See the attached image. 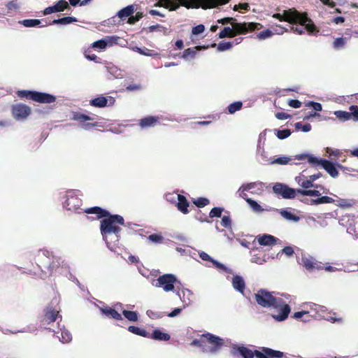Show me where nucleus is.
Listing matches in <instances>:
<instances>
[{"label": "nucleus", "mask_w": 358, "mask_h": 358, "mask_svg": "<svg viewBox=\"0 0 358 358\" xmlns=\"http://www.w3.org/2000/svg\"><path fill=\"white\" fill-rule=\"evenodd\" d=\"M257 303L261 307L274 309L278 311V314H271V317L277 322L285 320L290 313L291 308L286 304L283 299L273 295V292L264 289H261L255 294Z\"/></svg>", "instance_id": "f257e3e1"}, {"label": "nucleus", "mask_w": 358, "mask_h": 358, "mask_svg": "<svg viewBox=\"0 0 358 358\" xmlns=\"http://www.w3.org/2000/svg\"><path fill=\"white\" fill-rule=\"evenodd\" d=\"M87 214H96V218L104 217L101 221L100 230L102 236H108L112 232L120 233L121 229L115 225V223L124 225V220L123 217L119 215H109V213L100 207H92L85 208L83 210Z\"/></svg>", "instance_id": "f03ea898"}, {"label": "nucleus", "mask_w": 358, "mask_h": 358, "mask_svg": "<svg viewBox=\"0 0 358 358\" xmlns=\"http://www.w3.org/2000/svg\"><path fill=\"white\" fill-rule=\"evenodd\" d=\"M259 24L250 23H232V28L225 27L219 34V38L234 37L236 34H246L249 30H254L257 28Z\"/></svg>", "instance_id": "7ed1b4c3"}, {"label": "nucleus", "mask_w": 358, "mask_h": 358, "mask_svg": "<svg viewBox=\"0 0 358 358\" xmlns=\"http://www.w3.org/2000/svg\"><path fill=\"white\" fill-rule=\"evenodd\" d=\"M181 4L187 8L203 9L213 8L224 5L230 0H179Z\"/></svg>", "instance_id": "20e7f679"}, {"label": "nucleus", "mask_w": 358, "mask_h": 358, "mask_svg": "<svg viewBox=\"0 0 358 358\" xmlns=\"http://www.w3.org/2000/svg\"><path fill=\"white\" fill-rule=\"evenodd\" d=\"M17 94L21 98L25 97L42 103H50L56 100V97L52 94L36 91L21 90L17 92Z\"/></svg>", "instance_id": "39448f33"}, {"label": "nucleus", "mask_w": 358, "mask_h": 358, "mask_svg": "<svg viewBox=\"0 0 358 358\" xmlns=\"http://www.w3.org/2000/svg\"><path fill=\"white\" fill-rule=\"evenodd\" d=\"M273 17L279 20L280 21H286L289 23H300L305 24L308 21V17L305 14H301L296 10H284L282 13H275Z\"/></svg>", "instance_id": "423d86ee"}, {"label": "nucleus", "mask_w": 358, "mask_h": 358, "mask_svg": "<svg viewBox=\"0 0 358 358\" xmlns=\"http://www.w3.org/2000/svg\"><path fill=\"white\" fill-rule=\"evenodd\" d=\"M205 343V353L214 355L220 350L224 345L222 338L210 333L203 334Z\"/></svg>", "instance_id": "0eeeda50"}, {"label": "nucleus", "mask_w": 358, "mask_h": 358, "mask_svg": "<svg viewBox=\"0 0 358 358\" xmlns=\"http://www.w3.org/2000/svg\"><path fill=\"white\" fill-rule=\"evenodd\" d=\"M156 287H162L166 292H174L175 284L178 282L176 276L172 273H166L158 277L156 280Z\"/></svg>", "instance_id": "6e6552de"}, {"label": "nucleus", "mask_w": 358, "mask_h": 358, "mask_svg": "<svg viewBox=\"0 0 358 358\" xmlns=\"http://www.w3.org/2000/svg\"><path fill=\"white\" fill-rule=\"evenodd\" d=\"M273 192L283 199H292L296 197L297 189L289 187L285 184L277 182L273 187Z\"/></svg>", "instance_id": "1a4fd4ad"}, {"label": "nucleus", "mask_w": 358, "mask_h": 358, "mask_svg": "<svg viewBox=\"0 0 358 358\" xmlns=\"http://www.w3.org/2000/svg\"><path fill=\"white\" fill-rule=\"evenodd\" d=\"M257 358H289L283 352L263 347L262 350H256Z\"/></svg>", "instance_id": "9d476101"}, {"label": "nucleus", "mask_w": 358, "mask_h": 358, "mask_svg": "<svg viewBox=\"0 0 358 358\" xmlns=\"http://www.w3.org/2000/svg\"><path fill=\"white\" fill-rule=\"evenodd\" d=\"M82 204V200L78 197L73 191L67 192L66 199L64 206L69 210H77Z\"/></svg>", "instance_id": "9b49d317"}, {"label": "nucleus", "mask_w": 358, "mask_h": 358, "mask_svg": "<svg viewBox=\"0 0 358 358\" xmlns=\"http://www.w3.org/2000/svg\"><path fill=\"white\" fill-rule=\"evenodd\" d=\"M12 113L16 120H24L30 114L31 108L24 104H16L13 106Z\"/></svg>", "instance_id": "f8f14e48"}, {"label": "nucleus", "mask_w": 358, "mask_h": 358, "mask_svg": "<svg viewBox=\"0 0 358 358\" xmlns=\"http://www.w3.org/2000/svg\"><path fill=\"white\" fill-rule=\"evenodd\" d=\"M257 240L260 245L264 246H273L280 241L279 238L266 234L257 236Z\"/></svg>", "instance_id": "ddd939ff"}, {"label": "nucleus", "mask_w": 358, "mask_h": 358, "mask_svg": "<svg viewBox=\"0 0 358 358\" xmlns=\"http://www.w3.org/2000/svg\"><path fill=\"white\" fill-rule=\"evenodd\" d=\"M67 8H69V3L65 0H59L55 5L45 8L43 15H48L53 13L62 12Z\"/></svg>", "instance_id": "4468645a"}, {"label": "nucleus", "mask_w": 358, "mask_h": 358, "mask_svg": "<svg viewBox=\"0 0 358 358\" xmlns=\"http://www.w3.org/2000/svg\"><path fill=\"white\" fill-rule=\"evenodd\" d=\"M311 20L308 17V21L305 24L300 23L297 22L296 23H292L293 24H299L296 27H292L291 29L298 34H302L304 33L305 30H307L310 33H313L315 30V26L313 24H310Z\"/></svg>", "instance_id": "2eb2a0df"}, {"label": "nucleus", "mask_w": 358, "mask_h": 358, "mask_svg": "<svg viewBox=\"0 0 358 358\" xmlns=\"http://www.w3.org/2000/svg\"><path fill=\"white\" fill-rule=\"evenodd\" d=\"M238 352L243 358H254L256 357V350L252 351L245 346L233 345L231 353L236 355Z\"/></svg>", "instance_id": "dca6fc26"}, {"label": "nucleus", "mask_w": 358, "mask_h": 358, "mask_svg": "<svg viewBox=\"0 0 358 358\" xmlns=\"http://www.w3.org/2000/svg\"><path fill=\"white\" fill-rule=\"evenodd\" d=\"M301 264L309 271H312L315 268L317 270L322 268L321 266L317 264L315 259L310 256L302 255Z\"/></svg>", "instance_id": "f3484780"}, {"label": "nucleus", "mask_w": 358, "mask_h": 358, "mask_svg": "<svg viewBox=\"0 0 358 358\" xmlns=\"http://www.w3.org/2000/svg\"><path fill=\"white\" fill-rule=\"evenodd\" d=\"M322 168L334 178L338 176V171L337 170L336 164H334L327 159L322 160Z\"/></svg>", "instance_id": "a211bd4d"}, {"label": "nucleus", "mask_w": 358, "mask_h": 358, "mask_svg": "<svg viewBox=\"0 0 358 358\" xmlns=\"http://www.w3.org/2000/svg\"><path fill=\"white\" fill-rule=\"evenodd\" d=\"M59 311L55 310L52 306H48L45 310V315L43 321L50 324L56 321Z\"/></svg>", "instance_id": "6ab92c4d"}, {"label": "nucleus", "mask_w": 358, "mask_h": 358, "mask_svg": "<svg viewBox=\"0 0 358 358\" xmlns=\"http://www.w3.org/2000/svg\"><path fill=\"white\" fill-rule=\"evenodd\" d=\"M59 327H60L59 324ZM55 335L63 343H69L72 339L71 333L64 326L62 328H59V331L55 332Z\"/></svg>", "instance_id": "aec40b11"}, {"label": "nucleus", "mask_w": 358, "mask_h": 358, "mask_svg": "<svg viewBox=\"0 0 358 358\" xmlns=\"http://www.w3.org/2000/svg\"><path fill=\"white\" fill-rule=\"evenodd\" d=\"M173 199H177V208L178 210H180L181 213L184 214H187L189 207V202L186 199V198L182 195H178V196H172Z\"/></svg>", "instance_id": "412c9836"}, {"label": "nucleus", "mask_w": 358, "mask_h": 358, "mask_svg": "<svg viewBox=\"0 0 358 358\" xmlns=\"http://www.w3.org/2000/svg\"><path fill=\"white\" fill-rule=\"evenodd\" d=\"M232 286L234 289L239 292L242 294H244L245 283L243 277L238 275H234L232 278Z\"/></svg>", "instance_id": "4be33fe9"}, {"label": "nucleus", "mask_w": 358, "mask_h": 358, "mask_svg": "<svg viewBox=\"0 0 358 358\" xmlns=\"http://www.w3.org/2000/svg\"><path fill=\"white\" fill-rule=\"evenodd\" d=\"M103 238L106 241L108 248L110 250H113L114 249V247L119 242L120 233L112 232L110 235H108V237H106V236H103Z\"/></svg>", "instance_id": "5701e85b"}, {"label": "nucleus", "mask_w": 358, "mask_h": 358, "mask_svg": "<svg viewBox=\"0 0 358 358\" xmlns=\"http://www.w3.org/2000/svg\"><path fill=\"white\" fill-rule=\"evenodd\" d=\"M280 215L287 221L292 222H298L300 220V217L287 210V209H275Z\"/></svg>", "instance_id": "b1692460"}, {"label": "nucleus", "mask_w": 358, "mask_h": 358, "mask_svg": "<svg viewBox=\"0 0 358 358\" xmlns=\"http://www.w3.org/2000/svg\"><path fill=\"white\" fill-rule=\"evenodd\" d=\"M207 47L206 46H195L192 48H187L183 51L182 58L185 60H190L194 59L196 57L197 53V50H200L202 49H206Z\"/></svg>", "instance_id": "393cba45"}, {"label": "nucleus", "mask_w": 358, "mask_h": 358, "mask_svg": "<svg viewBox=\"0 0 358 358\" xmlns=\"http://www.w3.org/2000/svg\"><path fill=\"white\" fill-rule=\"evenodd\" d=\"M101 313L109 317L113 318L116 320H122V317L117 311L112 308L101 307L100 308Z\"/></svg>", "instance_id": "a878e982"}, {"label": "nucleus", "mask_w": 358, "mask_h": 358, "mask_svg": "<svg viewBox=\"0 0 358 358\" xmlns=\"http://www.w3.org/2000/svg\"><path fill=\"white\" fill-rule=\"evenodd\" d=\"M303 178H304L303 176L296 178V180L301 187H303L305 189H307L310 187H317V186L314 185L313 182L311 180L310 178L307 180H304Z\"/></svg>", "instance_id": "bb28decb"}, {"label": "nucleus", "mask_w": 358, "mask_h": 358, "mask_svg": "<svg viewBox=\"0 0 358 358\" xmlns=\"http://www.w3.org/2000/svg\"><path fill=\"white\" fill-rule=\"evenodd\" d=\"M170 338L171 336L169 334L162 332L159 329L154 330L151 336V338L157 341H167L170 339Z\"/></svg>", "instance_id": "cd10ccee"}, {"label": "nucleus", "mask_w": 358, "mask_h": 358, "mask_svg": "<svg viewBox=\"0 0 358 358\" xmlns=\"http://www.w3.org/2000/svg\"><path fill=\"white\" fill-rule=\"evenodd\" d=\"M134 6L132 5H129L119 10L117 13V16L121 19H124L127 17H130L134 13Z\"/></svg>", "instance_id": "c85d7f7f"}, {"label": "nucleus", "mask_w": 358, "mask_h": 358, "mask_svg": "<svg viewBox=\"0 0 358 358\" xmlns=\"http://www.w3.org/2000/svg\"><path fill=\"white\" fill-rule=\"evenodd\" d=\"M108 99L103 96H99L96 98H94L90 101V104L92 106L98 107V108H103L107 105Z\"/></svg>", "instance_id": "c756f323"}, {"label": "nucleus", "mask_w": 358, "mask_h": 358, "mask_svg": "<svg viewBox=\"0 0 358 358\" xmlns=\"http://www.w3.org/2000/svg\"><path fill=\"white\" fill-rule=\"evenodd\" d=\"M157 122L155 117L150 116L141 120L140 126L142 128L150 127L154 126Z\"/></svg>", "instance_id": "7c9ffc66"}, {"label": "nucleus", "mask_w": 358, "mask_h": 358, "mask_svg": "<svg viewBox=\"0 0 358 358\" xmlns=\"http://www.w3.org/2000/svg\"><path fill=\"white\" fill-rule=\"evenodd\" d=\"M78 22V20L75 17H64L54 20L51 24H69L73 22Z\"/></svg>", "instance_id": "2f4dec72"}, {"label": "nucleus", "mask_w": 358, "mask_h": 358, "mask_svg": "<svg viewBox=\"0 0 358 358\" xmlns=\"http://www.w3.org/2000/svg\"><path fill=\"white\" fill-rule=\"evenodd\" d=\"M334 114L341 122H346L351 120L350 111L347 112L344 110H336Z\"/></svg>", "instance_id": "473e14b6"}, {"label": "nucleus", "mask_w": 358, "mask_h": 358, "mask_svg": "<svg viewBox=\"0 0 358 358\" xmlns=\"http://www.w3.org/2000/svg\"><path fill=\"white\" fill-rule=\"evenodd\" d=\"M297 193L303 196H320L321 193L317 189H297Z\"/></svg>", "instance_id": "72a5a7b5"}, {"label": "nucleus", "mask_w": 358, "mask_h": 358, "mask_svg": "<svg viewBox=\"0 0 358 358\" xmlns=\"http://www.w3.org/2000/svg\"><path fill=\"white\" fill-rule=\"evenodd\" d=\"M336 205L341 208H348L352 206L353 202L352 200L345 199H338L335 200Z\"/></svg>", "instance_id": "f704fd0d"}, {"label": "nucleus", "mask_w": 358, "mask_h": 358, "mask_svg": "<svg viewBox=\"0 0 358 358\" xmlns=\"http://www.w3.org/2000/svg\"><path fill=\"white\" fill-rule=\"evenodd\" d=\"M128 330L134 334L143 337H149V334L145 330L140 329L138 327L129 326Z\"/></svg>", "instance_id": "c9c22d12"}, {"label": "nucleus", "mask_w": 358, "mask_h": 358, "mask_svg": "<svg viewBox=\"0 0 358 358\" xmlns=\"http://www.w3.org/2000/svg\"><path fill=\"white\" fill-rule=\"evenodd\" d=\"M245 201L254 212L261 213L264 211L262 207L256 201L252 199H245Z\"/></svg>", "instance_id": "e433bc0d"}, {"label": "nucleus", "mask_w": 358, "mask_h": 358, "mask_svg": "<svg viewBox=\"0 0 358 358\" xmlns=\"http://www.w3.org/2000/svg\"><path fill=\"white\" fill-rule=\"evenodd\" d=\"M290 160H291L290 157L283 156V157H278L273 160H271V161L267 160V161L268 162V163L270 164H280V165H286L290 162Z\"/></svg>", "instance_id": "4c0bfd02"}, {"label": "nucleus", "mask_w": 358, "mask_h": 358, "mask_svg": "<svg viewBox=\"0 0 358 358\" xmlns=\"http://www.w3.org/2000/svg\"><path fill=\"white\" fill-rule=\"evenodd\" d=\"M122 314L130 322H136L138 320V313L135 311L124 310Z\"/></svg>", "instance_id": "58836bf2"}, {"label": "nucleus", "mask_w": 358, "mask_h": 358, "mask_svg": "<svg viewBox=\"0 0 358 358\" xmlns=\"http://www.w3.org/2000/svg\"><path fill=\"white\" fill-rule=\"evenodd\" d=\"M243 186L245 187L247 191H251V192H253L252 190L256 188H257L258 189H262L263 188V183L260 182H254L243 184Z\"/></svg>", "instance_id": "ea45409f"}, {"label": "nucleus", "mask_w": 358, "mask_h": 358, "mask_svg": "<svg viewBox=\"0 0 358 358\" xmlns=\"http://www.w3.org/2000/svg\"><path fill=\"white\" fill-rule=\"evenodd\" d=\"M21 23L26 27H34L41 24V20L37 19H26L21 22Z\"/></svg>", "instance_id": "a19ab883"}, {"label": "nucleus", "mask_w": 358, "mask_h": 358, "mask_svg": "<svg viewBox=\"0 0 358 358\" xmlns=\"http://www.w3.org/2000/svg\"><path fill=\"white\" fill-rule=\"evenodd\" d=\"M243 103L241 101H236L229 105L228 111L230 114H233L235 112L241 109Z\"/></svg>", "instance_id": "79ce46f5"}, {"label": "nucleus", "mask_w": 358, "mask_h": 358, "mask_svg": "<svg viewBox=\"0 0 358 358\" xmlns=\"http://www.w3.org/2000/svg\"><path fill=\"white\" fill-rule=\"evenodd\" d=\"M191 345L199 347L201 349L202 352L205 353V343L203 334H202L199 338L194 339Z\"/></svg>", "instance_id": "37998d69"}, {"label": "nucleus", "mask_w": 358, "mask_h": 358, "mask_svg": "<svg viewBox=\"0 0 358 358\" xmlns=\"http://www.w3.org/2000/svg\"><path fill=\"white\" fill-rule=\"evenodd\" d=\"M103 38L105 40L106 46H112L117 43L120 37L117 36H106Z\"/></svg>", "instance_id": "c03bdc74"}, {"label": "nucleus", "mask_w": 358, "mask_h": 358, "mask_svg": "<svg viewBox=\"0 0 358 358\" xmlns=\"http://www.w3.org/2000/svg\"><path fill=\"white\" fill-rule=\"evenodd\" d=\"M194 205L199 208H203L209 204L210 201L207 198L199 197L193 201Z\"/></svg>", "instance_id": "a18cd8bd"}, {"label": "nucleus", "mask_w": 358, "mask_h": 358, "mask_svg": "<svg viewBox=\"0 0 358 358\" xmlns=\"http://www.w3.org/2000/svg\"><path fill=\"white\" fill-rule=\"evenodd\" d=\"M182 292L183 296L187 297V301L185 299L183 300V302L185 303L184 306H188L192 302L191 297L193 296V292L189 289H184Z\"/></svg>", "instance_id": "49530a36"}, {"label": "nucleus", "mask_w": 358, "mask_h": 358, "mask_svg": "<svg viewBox=\"0 0 358 358\" xmlns=\"http://www.w3.org/2000/svg\"><path fill=\"white\" fill-rule=\"evenodd\" d=\"M310 309L312 310L315 311L317 314H318L320 316H322V314L324 312H326L327 308L325 306H320L317 304L312 303L310 305Z\"/></svg>", "instance_id": "de8ad7c7"}, {"label": "nucleus", "mask_w": 358, "mask_h": 358, "mask_svg": "<svg viewBox=\"0 0 358 358\" xmlns=\"http://www.w3.org/2000/svg\"><path fill=\"white\" fill-rule=\"evenodd\" d=\"M224 210L223 208L220 207H215L211 209L209 213L210 217H220L222 215V213Z\"/></svg>", "instance_id": "09e8293b"}, {"label": "nucleus", "mask_w": 358, "mask_h": 358, "mask_svg": "<svg viewBox=\"0 0 358 358\" xmlns=\"http://www.w3.org/2000/svg\"><path fill=\"white\" fill-rule=\"evenodd\" d=\"M232 46L231 42H220L217 45V50L220 52L226 51L231 49Z\"/></svg>", "instance_id": "8fccbe9b"}, {"label": "nucleus", "mask_w": 358, "mask_h": 358, "mask_svg": "<svg viewBox=\"0 0 358 358\" xmlns=\"http://www.w3.org/2000/svg\"><path fill=\"white\" fill-rule=\"evenodd\" d=\"M148 239L154 243H161L163 241V236L159 234H153L148 237Z\"/></svg>", "instance_id": "3c124183"}, {"label": "nucleus", "mask_w": 358, "mask_h": 358, "mask_svg": "<svg viewBox=\"0 0 358 358\" xmlns=\"http://www.w3.org/2000/svg\"><path fill=\"white\" fill-rule=\"evenodd\" d=\"M291 134V131L288 129L282 130H276V136L279 139H285L289 137Z\"/></svg>", "instance_id": "603ef678"}, {"label": "nucleus", "mask_w": 358, "mask_h": 358, "mask_svg": "<svg viewBox=\"0 0 358 358\" xmlns=\"http://www.w3.org/2000/svg\"><path fill=\"white\" fill-rule=\"evenodd\" d=\"M295 128L298 130H301L303 132H308L311 129V125L308 123L303 124L301 122H296Z\"/></svg>", "instance_id": "864d4df0"}, {"label": "nucleus", "mask_w": 358, "mask_h": 358, "mask_svg": "<svg viewBox=\"0 0 358 358\" xmlns=\"http://www.w3.org/2000/svg\"><path fill=\"white\" fill-rule=\"evenodd\" d=\"M351 120L355 122H358V106H350Z\"/></svg>", "instance_id": "5fc2aeb1"}, {"label": "nucleus", "mask_w": 358, "mask_h": 358, "mask_svg": "<svg viewBox=\"0 0 358 358\" xmlns=\"http://www.w3.org/2000/svg\"><path fill=\"white\" fill-rule=\"evenodd\" d=\"M273 34V33L272 31H271L269 29H266V30L259 32L257 34V38L259 39L264 40V39H266V38H268L272 36Z\"/></svg>", "instance_id": "6e6d98bb"}, {"label": "nucleus", "mask_w": 358, "mask_h": 358, "mask_svg": "<svg viewBox=\"0 0 358 358\" xmlns=\"http://www.w3.org/2000/svg\"><path fill=\"white\" fill-rule=\"evenodd\" d=\"M92 47L94 48H98L100 50H104L107 46L105 42L104 38H101L98 40L92 43Z\"/></svg>", "instance_id": "4d7b16f0"}, {"label": "nucleus", "mask_w": 358, "mask_h": 358, "mask_svg": "<svg viewBox=\"0 0 358 358\" xmlns=\"http://www.w3.org/2000/svg\"><path fill=\"white\" fill-rule=\"evenodd\" d=\"M221 224H222V227L227 228V229H231V217L229 215H224L222 218Z\"/></svg>", "instance_id": "13d9d810"}, {"label": "nucleus", "mask_w": 358, "mask_h": 358, "mask_svg": "<svg viewBox=\"0 0 358 358\" xmlns=\"http://www.w3.org/2000/svg\"><path fill=\"white\" fill-rule=\"evenodd\" d=\"M319 204L321 203H331L335 202V199L328 196H322L318 197Z\"/></svg>", "instance_id": "bf43d9fd"}, {"label": "nucleus", "mask_w": 358, "mask_h": 358, "mask_svg": "<svg viewBox=\"0 0 358 358\" xmlns=\"http://www.w3.org/2000/svg\"><path fill=\"white\" fill-rule=\"evenodd\" d=\"M251 262L252 263H255L259 265L263 264L264 262H266L265 256L263 257H259L256 255H254L252 256Z\"/></svg>", "instance_id": "052dcab7"}, {"label": "nucleus", "mask_w": 358, "mask_h": 358, "mask_svg": "<svg viewBox=\"0 0 358 358\" xmlns=\"http://www.w3.org/2000/svg\"><path fill=\"white\" fill-rule=\"evenodd\" d=\"M143 17V13L138 12L135 16H130L128 20V23L129 24H135L136 22H138L140 19Z\"/></svg>", "instance_id": "680f3d73"}, {"label": "nucleus", "mask_w": 358, "mask_h": 358, "mask_svg": "<svg viewBox=\"0 0 358 358\" xmlns=\"http://www.w3.org/2000/svg\"><path fill=\"white\" fill-rule=\"evenodd\" d=\"M75 120H80L81 123L85 121L92 120L93 118L89 115L85 114L77 115L74 117Z\"/></svg>", "instance_id": "e2e57ef3"}, {"label": "nucleus", "mask_w": 358, "mask_h": 358, "mask_svg": "<svg viewBox=\"0 0 358 358\" xmlns=\"http://www.w3.org/2000/svg\"><path fill=\"white\" fill-rule=\"evenodd\" d=\"M205 27L203 24H199L194 27L192 28V33L194 35H198L199 34H201L204 31Z\"/></svg>", "instance_id": "0e129e2a"}, {"label": "nucleus", "mask_w": 358, "mask_h": 358, "mask_svg": "<svg viewBox=\"0 0 358 358\" xmlns=\"http://www.w3.org/2000/svg\"><path fill=\"white\" fill-rule=\"evenodd\" d=\"M327 152L330 157H334V158H338L341 155V152L338 150L329 148H327Z\"/></svg>", "instance_id": "69168bd1"}, {"label": "nucleus", "mask_w": 358, "mask_h": 358, "mask_svg": "<svg viewBox=\"0 0 358 358\" xmlns=\"http://www.w3.org/2000/svg\"><path fill=\"white\" fill-rule=\"evenodd\" d=\"M139 54L148 57H155L158 55V53L154 52V51L150 50L146 48H142Z\"/></svg>", "instance_id": "338daca9"}, {"label": "nucleus", "mask_w": 358, "mask_h": 358, "mask_svg": "<svg viewBox=\"0 0 358 358\" xmlns=\"http://www.w3.org/2000/svg\"><path fill=\"white\" fill-rule=\"evenodd\" d=\"M281 252L287 257H291L294 253V251L292 247L286 246L282 249Z\"/></svg>", "instance_id": "774afa93"}]
</instances>
